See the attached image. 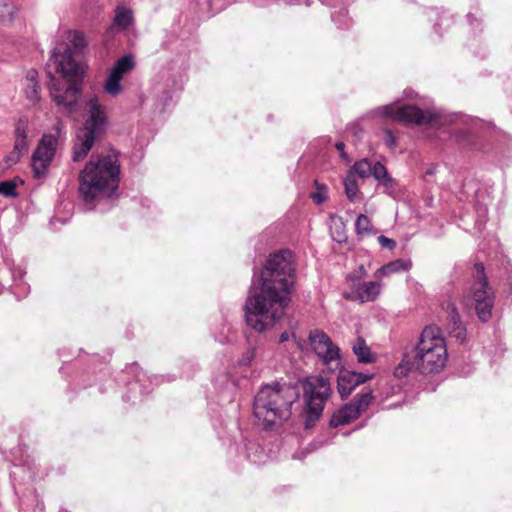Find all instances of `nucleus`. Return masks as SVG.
<instances>
[{"mask_svg": "<svg viewBox=\"0 0 512 512\" xmlns=\"http://www.w3.org/2000/svg\"><path fill=\"white\" fill-rule=\"evenodd\" d=\"M295 282L292 253L282 250L269 256L261 271V285L245 302V319L257 332L272 328L290 302Z\"/></svg>", "mask_w": 512, "mask_h": 512, "instance_id": "obj_1", "label": "nucleus"}, {"mask_svg": "<svg viewBox=\"0 0 512 512\" xmlns=\"http://www.w3.org/2000/svg\"><path fill=\"white\" fill-rule=\"evenodd\" d=\"M69 44L60 52L55 48L48 61V66L53 67L55 72L61 74L66 83L51 76L49 91L55 104L68 115L77 111L79 95L82 91V78L84 74L83 65L73 57L72 48L75 52H81L87 45L85 35L80 31L68 33Z\"/></svg>", "mask_w": 512, "mask_h": 512, "instance_id": "obj_2", "label": "nucleus"}, {"mask_svg": "<svg viewBox=\"0 0 512 512\" xmlns=\"http://www.w3.org/2000/svg\"><path fill=\"white\" fill-rule=\"evenodd\" d=\"M448 361L446 340L441 329L435 325L426 326L417 341L407 348L399 365L395 368L397 377L407 376L415 371L421 375H435L442 372Z\"/></svg>", "mask_w": 512, "mask_h": 512, "instance_id": "obj_3", "label": "nucleus"}, {"mask_svg": "<svg viewBox=\"0 0 512 512\" xmlns=\"http://www.w3.org/2000/svg\"><path fill=\"white\" fill-rule=\"evenodd\" d=\"M371 115L404 123L431 124L433 126L454 125L451 132L459 142L465 141L472 129L479 123L477 118L463 114L424 111L416 106H399L397 103L377 107L371 111Z\"/></svg>", "mask_w": 512, "mask_h": 512, "instance_id": "obj_4", "label": "nucleus"}, {"mask_svg": "<svg viewBox=\"0 0 512 512\" xmlns=\"http://www.w3.org/2000/svg\"><path fill=\"white\" fill-rule=\"evenodd\" d=\"M120 175L118 157L114 153L92 155L79 175V193L86 204L115 195Z\"/></svg>", "mask_w": 512, "mask_h": 512, "instance_id": "obj_5", "label": "nucleus"}, {"mask_svg": "<svg viewBox=\"0 0 512 512\" xmlns=\"http://www.w3.org/2000/svg\"><path fill=\"white\" fill-rule=\"evenodd\" d=\"M297 399L294 387L287 384L264 385L255 395L253 415L265 429L282 425L291 416V406Z\"/></svg>", "mask_w": 512, "mask_h": 512, "instance_id": "obj_6", "label": "nucleus"}, {"mask_svg": "<svg viewBox=\"0 0 512 512\" xmlns=\"http://www.w3.org/2000/svg\"><path fill=\"white\" fill-rule=\"evenodd\" d=\"M84 122L76 134L72 159L83 160L92 149L95 141L105 132L108 124L106 107L97 95L87 96L84 104Z\"/></svg>", "mask_w": 512, "mask_h": 512, "instance_id": "obj_7", "label": "nucleus"}, {"mask_svg": "<svg viewBox=\"0 0 512 512\" xmlns=\"http://www.w3.org/2000/svg\"><path fill=\"white\" fill-rule=\"evenodd\" d=\"M472 282L463 294V303L474 307L478 318L486 322L492 316L495 296L488 284L485 268L482 263H476L472 271Z\"/></svg>", "mask_w": 512, "mask_h": 512, "instance_id": "obj_8", "label": "nucleus"}, {"mask_svg": "<svg viewBox=\"0 0 512 512\" xmlns=\"http://www.w3.org/2000/svg\"><path fill=\"white\" fill-rule=\"evenodd\" d=\"M305 398V427L311 428L321 417L324 405L330 396L329 381L322 376L307 378L303 385Z\"/></svg>", "mask_w": 512, "mask_h": 512, "instance_id": "obj_9", "label": "nucleus"}, {"mask_svg": "<svg viewBox=\"0 0 512 512\" xmlns=\"http://www.w3.org/2000/svg\"><path fill=\"white\" fill-rule=\"evenodd\" d=\"M309 344L323 364L330 370H336L340 366L339 348L330 337L322 330L314 329L309 333Z\"/></svg>", "mask_w": 512, "mask_h": 512, "instance_id": "obj_10", "label": "nucleus"}, {"mask_svg": "<svg viewBox=\"0 0 512 512\" xmlns=\"http://www.w3.org/2000/svg\"><path fill=\"white\" fill-rule=\"evenodd\" d=\"M58 146V138L54 134H44L32 155L31 166L36 178L45 175Z\"/></svg>", "mask_w": 512, "mask_h": 512, "instance_id": "obj_11", "label": "nucleus"}, {"mask_svg": "<svg viewBox=\"0 0 512 512\" xmlns=\"http://www.w3.org/2000/svg\"><path fill=\"white\" fill-rule=\"evenodd\" d=\"M372 391L358 394L351 402L343 405L336 411L330 420L332 427H338L350 423L366 410L373 400Z\"/></svg>", "mask_w": 512, "mask_h": 512, "instance_id": "obj_12", "label": "nucleus"}, {"mask_svg": "<svg viewBox=\"0 0 512 512\" xmlns=\"http://www.w3.org/2000/svg\"><path fill=\"white\" fill-rule=\"evenodd\" d=\"M348 173L363 179L373 176L387 190L394 187V179L389 176L386 167L380 162L372 163L367 158L355 162Z\"/></svg>", "mask_w": 512, "mask_h": 512, "instance_id": "obj_13", "label": "nucleus"}, {"mask_svg": "<svg viewBox=\"0 0 512 512\" xmlns=\"http://www.w3.org/2000/svg\"><path fill=\"white\" fill-rule=\"evenodd\" d=\"M382 284L380 281L354 282L351 285V293L347 299L358 300L362 303L374 301L380 294Z\"/></svg>", "mask_w": 512, "mask_h": 512, "instance_id": "obj_14", "label": "nucleus"}, {"mask_svg": "<svg viewBox=\"0 0 512 512\" xmlns=\"http://www.w3.org/2000/svg\"><path fill=\"white\" fill-rule=\"evenodd\" d=\"M373 374L357 373L353 371H341L337 379V388L341 398L348 397L360 384L372 379Z\"/></svg>", "mask_w": 512, "mask_h": 512, "instance_id": "obj_15", "label": "nucleus"}, {"mask_svg": "<svg viewBox=\"0 0 512 512\" xmlns=\"http://www.w3.org/2000/svg\"><path fill=\"white\" fill-rule=\"evenodd\" d=\"M38 72L30 69L26 72L23 85L26 99L30 104L35 105L40 100V87L38 84Z\"/></svg>", "mask_w": 512, "mask_h": 512, "instance_id": "obj_16", "label": "nucleus"}, {"mask_svg": "<svg viewBox=\"0 0 512 512\" xmlns=\"http://www.w3.org/2000/svg\"><path fill=\"white\" fill-rule=\"evenodd\" d=\"M133 24V12L125 5H118L115 9L113 23L110 30H127Z\"/></svg>", "mask_w": 512, "mask_h": 512, "instance_id": "obj_17", "label": "nucleus"}, {"mask_svg": "<svg viewBox=\"0 0 512 512\" xmlns=\"http://www.w3.org/2000/svg\"><path fill=\"white\" fill-rule=\"evenodd\" d=\"M410 267V260L397 259L381 266L379 269H377L374 276L376 278L387 277L394 273L408 271Z\"/></svg>", "mask_w": 512, "mask_h": 512, "instance_id": "obj_18", "label": "nucleus"}, {"mask_svg": "<svg viewBox=\"0 0 512 512\" xmlns=\"http://www.w3.org/2000/svg\"><path fill=\"white\" fill-rule=\"evenodd\" d=\"M448 318L451 333L460 340L465 338V328L461 321L460 315L454 303L448 304Z\"/></svg>", "mask_w": 512, "mask_h": 512, "instance_id": "obj_19", "label": "nucleus"}, {"mask_svg": "<svg viewBox=\"0 0 512 512\" xmlns=\"http://www.w3.org/2000/svg\"><path fill=\"white\" fill-rule=\"evenodd\" d=\"M14 149L22 154L28 149L26 120L20 119L16 124Z\"/></svg>", "mask_w": 512, "mask_h": 512, "instance_id": "obj_20", "label": "nucleus"}, {"mask_svg": "<svg viewBox=\"0 0 512 512\" xmlns=\"http://www.w3.org/2000/svg\"><path fill=\"white\" fill-rule=\"evenodd\" d=\"M134 66L135 63L133 57L131 55H125L115 62L110 72L119 76L120 78H123V76L130 72Z\"/></svg>", "mask_w": 512, "mask_h": 512, "instance_id": "obj_21", "label": "nucleus"}, {"mask_svg": "<svg viewBox=\"0 0 512 512\" xmlns=\"http://www.w3.org/2000/svg\"><path fill=\"white\" fill-rule=\"evenodd\" d=\"M352 350L356 355L357 359L361 363H371L374 357L370 351V348L366 345L365 340L358 338L356 343L353 345Z\"/></svg>", "mask_w": 512, "mask_h": 512, "instance_id": "obj_22", "label": "nucleus"}, {"mask_svg": "<svg viewBox=\"0 0 512 512\" xmlns=\"http://www.w3.org/2000/svg\"><path fill=\"white\" fill-rule=\"evenodd\" d=\"M121 80L122 78L113 74L112 72H109L107 79L103 85L104 91L112 97L118 96L123 89L121 85Z\"/></svg>", "mask_w": 512, "mask_h": 512, "instance_id": "obj_23", "label": "nucleus"}, {"mask_svg": "<svg viewBox=\"0 0 512 512\" xmlns=\"http://www.w3.org/2000/svg\"><path fill=\"white\" fill-rule=\"evenodd\" d=\"M345 194L351 201H356L359 195V187L355 177L348 173L343 181Z\"/></svg>", "mask_w": 512, "mask_h": 512, "instance_id": "obj_24", "label": "nucleus"}, {"mask_svg": "<svg viewBox=\"0 0 512 512\" xmlns=\"http://www.w3.org/2000/svg\"><path fill=\"white\" fill-rule=\"evenodd\" d=\"M355 230L358 235H366L372 230V223L370 219L364 215L360 214L355 222Z\"/></svg>", "mask_w": 512, "mask_h": 512, "instance_id": "obj_25", "label": "nucleus"}, {"mask_svg": "<svg viewBox=\"0 0 512 512\" xmlns=\"http://www.w3.org/2000/svg\"><path fill=\"white\" fill-rule=\"evenodd\" d=\"M16 7L12 3H0V21H12Z\"/></svg>", "mask_w": 512, "mask_h": 512, "instance_id": "obj_26", "label": "nucleus"}, {"mask_svg": "<svg viewBox=\"0 0 512 512\" xmlns=\"http://www.w3.org/2000/svg\"><path fill=\"white\" fill-rule=\"evenodd\" d=\"M0 194L4 196H16V185L12 181L0 182Z\"/></svg>", "mask_w": 512, "mask_h": 512, "instance_id": "obj_27", "label": "nucleus"}, {"mask_svg": "<svg viewBox=\"0 0 512 512\" xmlns=\"http://www.w3.org/2000/svg\"><path fill=\"white\" fill-rule=\"evenodd\" d=\"M378 243L380 244V246L382 248H385V249H388V250H393L395 247H396V242L395 240L391 239V238H388L384 235H381L378 237Z\"/></svg>", "mask_w": 512, "mask_h": 512, "instance_id": "obj_28", "label": "nucleus"}, {"mask_svg": "<svg viewBox=\"0 0 512 512\" xmlns=\"http://www.w3.org/2000/svg\"><path fill=\"white\" fill-rule=\"evenodd\" d=\"M318 192L312 193L311 197L313 201L317 204H321L326 200L325 189L320 187L318 183H316Z\"/></svg>", "mask_w": 512, "mask_h": 512, "instance_id": "obj_29", "label": "nucleus"}, {"mask_svg": "<svg viewBox=\"0 0 512 512\" xmlns=\"http://www.w3.org/2000/svg\"><path fill=\"white\" fill-rule=\"evenodd\" d=\"M384 143L387 147L392 148L396 145V138L393 132L389 129L384 130Z\"/></svg>", "mask_w": 512, "mask_h": 512, "instance_id": "obj_30", "label": "nucleus"}, {"mask_svg": "<svg viewBox=\"0 0 512 512\" xmlns=\"http://www.w3.org/2000/svg\"><path fill=\"white\" fill-rule=\"evenodd\" d=\"M64 124L62 121H57V123L53 126L52 132L50 134H54L58 138V142L60 141L64 132Z\"/></svg>", "mask_w": 512, "mask_h": 512, "instance_id": "obj_31", "label": "nucleus"}, {"mask_svg": "<svg viewBox=\"0 0 512 512\" xmlns=\"http://www.w3.org/2000/svg\"><path fill=\"white\" fill-rule=\"evenodd\" d=\"M64 124L62 121H57V123L53 126L52 132L50 134H54L58 138V142L60 141L64 132Z\"/></svg>", "mask_w": 512, "mask_h": 512, "instance_id": "obj_32", "label": "nucleus"}, {"mask_svg": "<svg viewBox=\"0 0 512 512\" xmlns=\"http://www.w3.org/2000/svg\"><path fill=\"white\" fill-rule=\"evenodd\" d=\"M22 155H23L22 153L13 149V151L10 153V155L7 156V158H6V162H7L8 166H11V165L17 163Z\"/></svg>", "mask_w": 512, "mask_h": 512, "instance_id": "obj_33", "label": "nucleus"}, {"mask_svg": "<svg viewBox=\"0 0 512 512\" xmlns=\"http://www.w3.org/2000/svg\"><path fill=\"white\" fill-rule=\"evenodd\" d=\"M366 275V270L363 265L359 267V271L356 274H350L348 278L354 283L356 280Z\"/></svg>", "mask_w": 512, "mask_h": 512, "instance_id": "obj_34", "label": "nucleus"}, {"mask_svg": "<svg viewBox=\"0 0 512 512\" xmlns=\"http://www.w3.org/2000/svg\"><path fill=\"white\" fill-rule=\"evenodd\" d=\"M291 338H293L295 340L296 339L295 334L284 331L280 334L279 342L284 343V342L289 341Z\"/></svg>", "mask_w": 512, "mask_h": 512, "instance_id": "obj_35", "label": "nucleus"}, {"mask_svg": "<svg viewBox=\"0 0 512 512\" xmlns=\"http://www.w3.org/2000/svg\"><path fill=\"white\" fill-rule=\"evenodd\" d=\"M336 148L337 150L340 152V156L343 158V159H346L347 156H346V153L344 151V148H345V144L343 142H337L336 143Z\"/></svg>", "mask_w": 512, "mask_h": 512, "instance_id": "obj_36", "label": "nucleus"}, {"mask_svg": "<svg viewBox=\"0 0 512 512\" xmlns=\"http://www.w3.org/2000/svg\"><path fill=\"white\" fill-rule=\"evenodd\" d=\"M436 167H430L426 171V175H434Z\"/></svg>", "mask_w": 512, "mask_h": 512, "instance_id": "obj_37", "label": "nucleus"}, {"mask_svg": "<svg viewBox=\"0 0 512 512\" xmlns=\"http://www.w3.org/2000/svg\"><path fill=\"white\" fill-rule=\"evenodd\" d=\"M335 239H336L338 242H342V241L345 239V237H344V235H343V234H338V237H337V238H335Z\"/></svg>", "mask_w": 512, "mask_h": 512, "instance_id": "obj_38", "label": "nucleus"}, {"mask_svg": "<svg viewBox=\"0 0 512 512\" xmlns=\"http://www.w3.org/2000/svg\"><path fill=\"white\" fill-rule=\"evenodd\" d=\"M467 17H468V20H469L470 24H471V25H473V20H475V19L473 18V16H472L471 14H468V16H467Z\"/></svg>", "mask_w": 512, "mask_h": 512, "instance_id": "obj_39", "label": "nucleus"}, {"mask_svg": "<svg viewBox=\"0 0 512 512\" xmlns=\"http://www.w3.org/2000/svg\"><path fill=\"white\" fill-rule=\"evenodd\" d=\"M332 19H333L336 23H339V22L336 20V18H335V15H334V14H332Z\"/></svg>", "mask_w": 512, "mask_h": 512, "instance_id": "obj_40", "label": "nucleus"}, {"mask_svg": "<svg viewBox=\"0 0 512 512\" xmlns=\"http://www.w3.org/2000/svg\"><path fill=\"white\" fill-rule=\"evenodd\" d=\"M248 363H249V360L248 361H243L244 365H247Z\"/></svg>", "mask_w": 512, "mask_h": 512, "instance_id": "obj_41", "label": "nucleus"}]
</instances>
